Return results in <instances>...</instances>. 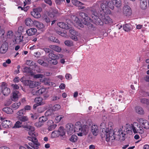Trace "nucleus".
Returning a JSON list of instances; mask_svg holds the SVG:
<instances>
[{"label": "nucleus", "mask_w": 149, "mask_h": 149, "mask_svg": "<svg viewBox=\"0 0 149 149\" xmlns=\"http://www.w3.org/2000/svg\"><path fill=\"white\" fill-rule=\"evenodd\" d=\"M99 7L97 5H94L91 8V11L92 14V19L88 16V15L83 12L79 13V16L83 18L82 22L85 25L88 26L89 28L91 29L93 25L91 24L93 22L96 24L102 25L103 23L109 24L112 22V19L109 16H105L104 12L102 10H98Z\"/></svg>", "instance_id": "obj_1"}, {"label": "nucleus", "mask_w": 149, "mask_h": 149, "mask_svg": "<svg viewBox=\"0 0 149 149\" xmlns=\"http://www.w3.org/2000/svg\"><path fill=\"white\" fill-rule=\"evenodd\" d=\"M66 130L68 134L71 135L74 132H79L77 133V135L79 136H82L86 135L88 131V127L87 125L81 126L80 122L76 123L74 127V125L72 124L68 123L66 125Z\"/></svg>", "instance_id": "obj_2"}, {"label": "nucleus", "mask_w": 149, "mask_h": 149, "mask_svg": "<svg viewBox=\"0 0 149 149\" xmlns=\"http://www.w3.org/2000/svg\"><path fill=\"white\" fill-rule=\"evenodd\" d=\"M104 132H105L106 141L107 142L110 140L114 139L116 138L123 140L126 134V132L123 130V127L120 129L116 128L113 130H109L107 128Z\"/></svg>", "instance_id": "obj_3"}, {"label": "nucleus", "mask_w": 149, "mask_h": 149, "mask_svg": "<svg viewBox=\"0 0 149 149\" xmlns=\"http://www.w3.org/2000/svg\"><path fill=\"white\" fill-rule=\"evenodd\" d=\"M114 5L112 2V0H108L107 1H102L100 5V8L103 12L107 14H111V12L109 9L112 10L114 9Z\"/></svg>", "instance_id": "obj_4"}, {"label": "nucleus", "mask_w": 149, "mask_h": 149, "mask_svg": "<svg viewBox=\"0 0 149 149\" xmlns=\"http://www.w3.org/2000/svg\"><path fill=\"white\" fill-rule=\"evenodd\" d=\"M28 145H25L26 147L28 149H38L40 144L38 142L37 139H35L33 142L29 143Z\"/></svg>", "instance_id": "obj_5"}, {"label": "nucleus", "mask_w": 149, "mask_h": 149, "mask_svg": "<svg viewBox=\"0 0 149 149\" xmlns=\"http://www.w3.org/2000/svg\"><path fill=\"white\" fill-rule=\"evenodd\" d=\"M24 83L25 85L29 86L31 88L36 87L40 84V83L39 82L32 81L29 80H25L24 81Z\"/></svg>", "instance_id": "obj_6"}, {"label": "nucleus", "mask_w": 149, "mask_h": 149, "mask_svg": "<svg viewBox=\"0 0 149 149\" xmlns=\"http://www.w3.org/2000/svg\"><path fill=\"white\" fill-rule=\"evenodd\" d=\"M42 10L41 8H38L33 9V11L31 12V14L34 18H40L41 15L40 12Z\"/></svg>", "instance_id": "obj_7"}, {"label": "nucleus", "mask_w": 149, "mask_h": 149, "mask_svg": "<svg viewBox=\"0 0 149 149\" xmlns=\"http://www.w3.org/2000/svg\"><path fill=\"white\" fill-rule=\"evenodd\" d=\"M34 25L39 30L42 32L45 31L46 28L44 24L42 23L37 21H34Z\"/></svg>", "instance_id": "obj_8"}, {"label": "nucleus", "mask_w": 149, "mask_h": 149, "mask_svg": "<svg viewBox=\"0 0 149 149\" xmlns=\"http://www.w3.org/2000/svg\"><path fill=\"white\" fill-rule=\"evenodd\" d=\"M1 87L3 94L4 95H8L10 93V88L6 87V83L2 82Z\"/></svg>", "instance_id": "obj_9"}, {"label": "nucleus", "mask_w": 149, "mask_h": 149, "mask_svg": "<svg viewBox=\"0 0 149 149\" xmlns=\"http://www.w3.org/2000/svg\"><path fill=\"white\" fill-rule=\"evenodd\" d=\"M71 20L72 21V22L74 23H75L76 24L77 27L78 26L81 28H83L84 25L80 22V21L78 19L76 16L72 15L71 16Z\"/></svg>", "instance_id": "obj_10"}, {"label": "nucleus", "mask_w": 149, "mask_h": 149, "mask_svg": "<svg viewBox=\"0 0 149 149\" xmlns=\"http://www.w3.org/2000/svg\"><path fill=\"white\" fill-rule=\"evenodd\" d=\"M26 130L29 131L28 134L29 135L31 136H35L36 133L35 131V128L31 126H27L24 127Z\"/></svg>", "instance_id": "obj_11"}, {"label": "nucleus", "mask_w": 149, "mask_h": 149, "mask_svg": "<svg viewBox=\"0 0 149 149\" xmlns=\"http://www.w3.org/2000/svg\"><path fill=\"white\" fill-rule=\"evenodd\" d=\"M134 125L137 126L136 127H135V129H134V133H139L142 134L144 132V130L143 128L140 127L139 125L136 122H134Z\"/></svg>", "instance_id": "obj_12"}, {"label": "nucleus", "mask_w": 149, "mask_h": 149, "mask_svg": "<svg viewBox=\"0 0 149 149\" xmlns=\"http://www.w3.org/2000/svg\"><path fill=\"white\" fill-rule=\"evenodd\" d=\"M123 12L124 14L126 16H130L132 13L131 8L128 6H125L123 7Z\"/></svg>", "instance_id": "obj_13"}, {"label": "nucleus", "mask_w": 149, "mask_h": 149, "mask_svg": "<svg viewBox=\"0 0 149 149\" xmlns=\"http://www.w3.org/2000/svg\"><path fill=\"white\" fill-rule=\"evenodd\" d=\"M139 123L141 126L144 128L148 129L149 128V122L147 120L143 118L139 120Z\"/></svg>", "instance_id": "obj_14"}, {"label": "nucleus", "mask_w": 149, "mask_h": 149, "mask_svg": "<svg viewBox=\"0 0 149 149\" xmlns=\"http://www.w3.org/2000/svg\"><path fill=\"white\" fill-rule=\"evenodd\" d=\"M70 33V38L73 40L75 41L78 40V38L77 36H79V33L74 30L71 29L69 30Z\"/></svg>", "instance_id": "obj_15"}, {"label": "nucleus", "mask_w": 149, "mask_h": 149, "mask_svg": "<svg viewBox=\"0 0 149 149\" xmlns=\"http://www.w3.org/2000/svg\"><path fill=\"white\" fill-rule=\"evenodd\" d=\"M2 126L4 128H9L13 127V124L10 120H5L2 122Z\"/></svg>", "instance_id": "obj_16"}, {"label": "nucleus", "mask_w": 149, "mask_h": 149, "mask_svg": "<svg viewBox=\"0 0 149 149\" xmlns=\"http://www.w3.org/2000/svg\"><path fill=\"white\" fill-rule=\"evenodd\" d=\"M20 94L17 91H15L12 93V96L11 97V100L13 101L17 100Z\"/></svg>", "instance_id": "obj_17"}, {"label": "nucleus", "mask_w": 149, "mask_h": 149, "mask_svg": "<svg viewBox=\"0 0 149 149\" xmlns=\"http://www.w3.org/2000/svg\"><path fill=\"white\" fill-rule=\"evenodd\" d=\"M8 45L6 43H3L0 48V52L2 54L6 53L8 50Z\"/></svg>", "instance_id": "obj_18"}, {"label": "nucleus", "mask_w": 149, "mask_h": 149, "mask_svg": "<svg viewBox=\"0 0 149 149\" xmlns=\"http://www.w3.org/2000/svg\"><path fill=\"white\" fill-rule=\"evenodd\" d=\"M91 131L93 134L95 136H97L99 133V129L97 125L93 124L91 126Z\"/></svg>", "instance_id": "obj_19"}, {"label": "nucleus", "mask_w": 149, "mask_h": 149, "mask_svg": "<svg viewBox=\"0 0 149 149\" xmlns=\"http://www.w3.org/2000/svg\"><path fill=\"white\" fill-rule=\"evenodd\" d=\"M139 7L142 9L144 10L147 7L146 0H139Z\"/></svg>", "instance_id": "obj_20"}, {"label": "nucleus", "mask_w": 149, "mask_h": 149, "mask_svg": "<svg viewBox=\"0 0 149 149\" xmlns=\"http://www.w3.org/2000/svg\"><path fill=\"white\" fill-rule=\"evenodd\" d=\"M63 56L62 54H58L57 55L52 52H51L49 54V58L48 59H58L60 58H62Z\"/></svg>", "instance_id": "obj_21"}, {"label": "nucleus", "mask_w": 149, "mask_h": 149, "mask_svg": "<svg viewBox=\"0 0 149 149\" xmlns=\"http://www.w3.org/2000/svg\"><path fill=\"white\" fill-rule=\"evenodd\" d=\"M46 89L42 87L36 92L33 91L32 93L33 95H38L44 93Z\"/></svg>", "instance_id": "obj_22"}, {"label": "nucleus", "mask_w": 149, "mask_h": 149, "mask_svg": "<svg viewBox=\"0 0 149 149\" xmlns=\"http://www.w3.org/2000/svg\"><path fill=\"white\" fill-rule=\"evenodd\" d=\"M37 31V29L35 28H31L26 31V33L29 36H31L35 34Z\"/></svg>", "instance_id": "obj_23"}, {"label": "nucleus", "mask_w": 149, "mask_h": 149, "mask_svg": "<svg viewBox=\"0 0 149 149\" xmlns=\"http://www.w3.org/2000/svg\"><path fill=\"white\" fill-rule=\"evenodd\" d=\"M34 102L38 105H43L45 104V102L43 101L42 98L40 97L36 98L34 99Z\"/></svg>", "instance_id": "obj_24"}, {"label": "nucleus", "mask_w": 149, "mask_h": 149, "mask_svg": "<svg viewBox=\"0 0 149 149\" xmlns=\"http://www.w3.org/2000/svg\"><path fill=\"white\" fill-rule=\"evenodd\" d=\"M135 128V127L132 124H126L125 126V129L127 132H132V130L134 132V130Z\"/></svg>", "instance_id": "obj_25"}, {"label": "nucleus", "mask_w": 149, "mask_h": 149, "mask_svg": "<svg viewBox=\"0 0 149 149\" xmlns=\"http://www.w3.org/2000/svg\"><path fill=\"white\" fill-rule=\"evenodd\" d=\"M46 35L47 37L48 38L49 40L50 41L56 43H59V40L57 38H56L54 37H53L52 36H51L49 37H48V36L49 35V33H47Z\"/></svg>", "instance_id": "obj_26"}, {"label": "nucleus", "mask_w": 149, "mask_h": 149, "mask_svg": "<svg viewBox=\"0 0 149 149\" xmlns=\"http://www.w3.org/2000/svg\"><path fill=\"white\" fill-rule=\"evenodd\" d=\"M57 25L60 28L66 29H68L69 28V25L63 22H59L58 23Z\"/></svg>", "instance_id": "obj_27"}, {"label": "nucleus", "mask_w": 149, "mask_h": 149, "mask_svg": "<svg viewBox=\"0 0 149 149\" xmlns=\"http://www.w3.org/2000/svg\"><path fill=\"white\" fill-rule=\"evenodd\" d=\"M25 24L27 26H31L33 24H34V21H33L30 18H28L25 20Z\"/></svg>", "instance_id": "obj_28"}, {"label": "nucleus", "mask_w": 149, "mask_h": 149, "mask_svg": "<svg viewBox=\"0 0 149 149\" xmlns=\"http://www.w3.org/2000/svg\"><path fill=\"white\" fill-rule=\"evenodd\" d=\"M21 104V103L20 102H16L11 105V107L14 110H15L17 109L19 107Z\"/></svg>", "instance_id": "obj_29"}, {"label": "nucleus", "mask_w": 149, "mask_h": 149, "mask_svg": "<svg viewBox=\"0 0 149 149\" xmlns=\"http://www.w3.org/2000/svg\"><path fill=\"white\" fill-rule=\"evenodd\" d=\"M49 47L53 50L58 52H60L61 51V48L57 46L51 45H50Z\"/></svg>", "instance_id": "obj_30"}, {"label": "nucleus", "mask_w": 149, "mask_h": 149, "mask_svg": "<svg viewBox=\"0 0 149 149\" xmlns=\"http://www.w3.org/2000/svg\"><path fill=\"white\" fill-rule=\"evenodd\" d=\"M135 110L137 113L140 114H143L144 113L142 108L140 107H135Z\"/></svg>", "instance_id": "obj_31"}, {"label": "nucleus", "mask_w": 149, "mask_h": 149, "mask_svg": "<svg viewBox=\"0 0 149 149\" xmlns=\"http://www.w3.org/2000/svg\"><path fill=\"white\" fill-rule=\"evenodd\" d=\"M25 113L26 112L25 111V110L23 109L19 110L17 113V118L23 116L24 115Z\"/></svg>", "instance_id": "obj_32"}, {"label": "nucleus", "mask_w": 149, "mask_h": 149, "mask_svg": "<svg viewBox=\"0 0 149 149\" xmlns=\"http://www.w3.org/2000/svg\"><path fill=\"white\" fill-rule=\"evenodd\" d=\"M3 111L7 114H12L13 113V111L12 109L10 107H5L3 109Z\"/></svg>", "instance_id": "obj_33"}, {"label": "nucleus", "mask_w": 149, "mask_h": 149, "mask_svg": "<svg viewBox=\"0 0 149 149\" xmlns=\"http://www.w3.org/2000/svg\"><path fill=\"white\" fill-rule=\"evenodd\" d=\"M23 38V36L21 35L17 36L15 39V42L16 43H20L22 41Z\"/></svg>", "instance_id": "obj_34"}, {"label": "nucleus", "mask_w": 149, "mask_h": 149, "mask_svg": "<svg viewBox=\"0 0 149 149\" xmlns=\"http://www.w3.org/2000/svg\"><path fill=\"white\" fill-rule=\"evenodd\" d=\"M18 119L21 122H25L28 120L29 118L26 116H22L19 118H18Z\"/></svg>", "instance_id": "obj_35"}, {"label": "nucleus", "mask_w": 149, "mask_h": 149, "mask_svg": "<svg viewBox=\"0 0 149 149\" xmlns=\"http://www.w3.org/2000/svg\"><path fill=\"white\" fill-rule=\"evenodd\" d=\"M58 131V134L59 135L63 136L65 134V131L63 129V127H60Z\"/></svg>", "instance_id": "obj_36"}, {"label": "nucleus", "mask_w": 149, "mask_h": 149, "mask_svg": "<svg viewBox=\"0 0 149 149\" xmlns=\"http://www.w3.org/2000/svg\"><path fill=\"white\" fill-rule=\"evenodd\" d=\"M58 13L57 10H54L52 12L49 14V16L50 17H56L57 15H58Z\"/></svg>", "instance_id": "obj_37"}, {"label": "nucleus", "mask_w": 149, "mask_h": 149, "mask_svg": "<svg viewBox=\"0 0 149 149\" xmlns=\"http://www.w3.org/2000/svg\"><path fill=\"white\" fill-rule=\"evenodd\" d=\"M77 140V137L75 135H72L69 139L70 141L72 142H75Z\"/></svg>", "instance_id": "obj_38"}, {"label": "nucleus", "mask_w": 149, "mask_h": 149, "mask_svg": "<svg viewBox=\"0 0 149 149\" xmlns=\"http://www.w3.org/2000/svg\"><path fill=\"white\" fill-rule=\"evenodd\" d=\"M57 59H48V63L50 64L53 65H56L58 63V62L57 61Z\"/></svg>", "instance_id": "obj_39"}, {"label": "nucleus", "mask_w": 149, "mask_h": 149, "mask_svg": "<svg viewBox=\"0 0 149 149\" xmlns=\"http://www.w3.org/2000/svg\"><path fill=\"white\" fill-rule=\"evenodd\" d=\"M123 29L126 31H128L131 29V25L130 24H126L123 26Z\"/></svg>", "instance_id": "obj_40"}, {"label": "nucleus", "mask_w": 149, "mask_h": 149, "mask_svg": "<svg viewBox=\"0 0 149 149\" xmlns=\"http://www.w3.org/2000/svg\"><path fill=\"white\" fill-rule=\"evenodd\" d=\"M22 124V122L21 121H17L15 124L14 126H13L12 127L13 128H19L21 127V125Z\"/></svg>", "instance_id": "obj_41"}, {"label": "nucleus", "mask_w": 149, "mask_h": 149, "mask_svg": "<svg viewBox=\"0 0 149 149\" xmlns=\"http://www.w3.org/2000/svg\"><path fill=\"white\" fill-rule=\"evenodd\" d=\"M48 118L46 116H42L39 118V121L43 124L44 122L46 121Z\"/></svg>", "instance_id": "obj_42"}, {"label": "nucleus", "mask_w": 149, "mask_h": 149, "mask_svg": "<svg viewBox=\"0 0 149 149\" xmlns=\"http://www.w3.org/2000/svg\"><path fill=\"white\" fill-rule=\"evenodd\" d=\"M64 118V116L62 115H58L56 116L55 118V121L56 123H58L61 119Z\"/></svg>", "instance_id": "obj_43"}, {"label": "nucleus", "mask_w": 149, "mask_h": 149, "mask_svg": "<svg viewBox=\"0 0 149 149\" xmlns=\"http://www.w3.org/2000/svg\"><path fill=\"white\" fill-rule=\"evenodd\" d=\"M61 108V106L59 104H56L52 107V109L54 111H57L59 110Z\"/></svg>", "instance_id": "obj_44"}, {"label": "nucleus", "mask_w": 149, "mask_h": 149, "mask_svg": "<svg viewBox=\"0 0 149 149\" xmlns=\"http://www.w3.org/2000/svg\"><path fill=\"white\" fill-rule=\"evenodd\" d=\"M100 127L102 130H104L105 131H106L107 129L106 123V122H103L100 125Z\"/></svg>", "instance_id": "obj_45"}, {"label": "nucleus", "mask_w": 149, "mask_h": 149, "mask_svg": "<svg viewBox=\"0 0 149 149\" xmlns=\"http://www.w3.org/2000/svg\"><path fill=\"white\" fill-rule=\"evenodd\" d=\"M59 136L58 132V131H53L51 134L52 137L53 138L58 137Z\"/></svg>", "instance_id": "obj_46"}, {"label": "nucleus", "mask_w": 149, "mask_h": 149, "mask_svg": "<svg viewBox=\"0 0 149 149\" xmlns=\"http://www.w3.org/2000/svg\"><path fill=\"white\" fill-rule=\"evenodd\" d=\"M53 114V112L52 110H47L45 113V115L46 116H49Z\"/></svg>", "instance_id": "obj_47"}, {"label": "nucleus", "mask_w": 149, "mask_h": 149, "mask_svg": "<svg viewBox=\"0 0 149 149\" xmlns=\"http://www.w3.org/2000/svg\"><path fill=\"white\" fill-rule=\"evenodd\" d=\"M84 4L83 3L80 1L78 5V6H77V7H78V8L79 10L84 9L85 8V7L84 6Z\"/></svg>", "instance_id": "obj_48"}, {"label": "nucleus", "mask_w": 149, "mask_h": 149, "mask_svg": "<svg viewBox=\"0 0 149 149\" xmlns=\"http://www.w3.org/2000/svg\"><path fill=\"white\" fill-rule=\"evenodd\" d=\"M56 126V124H53L49 126L47 129L49 131H51L54 130Z\"/></svg>", "instance_id": "obj_49"}, {"label": "nucleus", "mask_w": 149, "mask_h": 149, "mask_svg": "<svg viewBox=\"0 0 149 149\" xmlns=\"http://www.w3.org/2000/svg\"><path fill=\"white\" fill-rule=\"evenodd\" d=\"M64 43L66 45L68 46H71L73 45L72 42L70 40H66L65 41Z\"/></svg>", "instance_id": "obj_50"}, {"label": "nucleus", "mask_w": 149, "mask_h": 149, "mask_svg": "<svg viewBox=\"0 0 149 149\" xmlns=\"http://www.w3.org/2000/svg\"><path fill=\"white\" fill-rule=\"evenodd\" d=\"M38 62L40 65L46 66L47 65V63L44 62L42 60L39 59L38 61Z\"/></svg>", "instance_id": "obj_51"}, {"label": "nucleus", "mask_w": 149, "mask_h": 149, "mask_svg": "<svg viewBox=\"0 0 149 149\" xmlns=\"http://www.w3.org/2000/svg\"><path fill=\"white\" fill-rule=\"evenodd\" d=\"M66 32L65 31H64L63 32L61 31H57V33L60 36L63 37H65L66 36Z\"/></svg>", "instance_id": "obj_52"}, {"label": "nucleus", "mask_w": 149, "mask_h": 149, "mask_svg": "<svg viewBox=\"0 0 149 149\" xmlns=\"http://www.w3.org/2000/svg\"><path fill=\"white\" fill-rule=\"evenodd\" d=\"M31 118L33 119H37L38 117V114L37 113H31Z\"/></svg>", "instance_id": "obj_53"}, {"label": "nucleus", "mask_w": 149, "mask_h": 149, "mask_svg": "<svg viewBox=\"0 0 149 149\" xmlns=\"http://www.w3.org/2000/svg\"><path fill=\"white\" fill-rule=\"evenodd\" d=\"M141 102L143 103L148 104L149 103V100L146 98H143L141 100Z\"/></svg>", "instance_id": "obj_54"}, {"label": "nucleus", "mask_w": 149, "mask_h": 149, "mask_svg": "<svg viewBox=\"0 0 149 149\" xmlns=\"http://www.w3.org/2000/svg\"><path fill=\"white\" fill-rule=\"evenodd\" d=\"M55 2L58 5H60L61 4L65 2V0H55Z\"/></svg>", "instance_id": "obj_55"}, {"label": "nucleus", "mask_w": 149, "mask_h": 149, "mask_svg": "<svg viewBox=\"0 0 149 149\" xmlns=\"http://www.w3.org/2000/svg\"><path fill=\"white\" fill-rule=\"evenodd\" d=\"M65 78L67 80H69L72 79V76L69 73H67L65 74Z\"/></svg>", "instance_id": "obj_56"}, {"label": "nucleus", "mask_w": 149, "mask_h": 149, "mask_svg": "<svg viewBox=\"0 0 149 149\" xmlns=\"http://www.w3.org/2000/svg\"><path fill=\"white\" fill-rule=\"evenodd\" d=\"M44 76L43 74H38L36 75H34L33 76V77L35 78H42Z\"/></svg>", "instance_id": "obj_57"}, {"label": "nucleus", "mask_w": 149, "mask_h": 149, "mask_svg": "<svg viewBox=\"0 0 149 149\" xmlns=\"http://www.w3.org/2000/svg\"><path fill=\"white\" fill-rule=\"evenodd\" d=\"M43 124L41 123L39 121L38 122H36L35 124V125L37 127H40L43 125Z\"/></svg>", "instance_id": "obj_58"}, {"label": "nucleus", "mask_w": 149, "mask_h": 149, "mask_svg": "<svg viewBox=\"0 0 149 149\" xmlns=\"http://www.w3.org/2000/svg\"><path fill=\"white\" fill-rule=\"evenodd\" d=\"M27 139L29 140L32 141V142H33L34 141H35V139H37L35 136H28L27 137Z\"/></svg>", "instance_id": "obj_59"}, {"label": "nucleus", "mask_w": 149, "mask_h": 149, "mask_svg": "<svg viewBox=\"0 0 149 149\" xmlns=\"http://www.w3.org/2000/svg\"><path fill=\"white\" fill-rule=\"evenodd\" d=\"M31 106L28 105L25 106L24 108L23 109L25 110V111L26 112V111L30 110L31 109Z\"/></svg>", "instance_id": "obj_60"}, {"label": "nucleus", "mask_w": 149, "mask_h": 149, "mask_svg": "<svg viewBox=\"0 0 149 149\" xmlns=\"http://www.w3.org/2000/svg\"><path fill=\"white\" fill-rule=\"evenodd\" d=\"M79 2V1L76 0H73L72 1V2L73 4L77 7L78 5Z\"/></svg>", "instance_id": "obj_61"}, {"label": "nucleus", "mask_w": 149, "mask_h": 149, "mask_svg": "<svg viewBox=\"0 0 149 149\" xmlns=\"http://www.w3.org/2000/svg\"><path fill=\"white\" fill-rule=\"evenodd\" d=\"M63 77L62 75H59L56 76L55 77L56 80H57V79H59L61 80L63 79Z\"/></svg>", "instance_id": "obj_62"}, {"label": "nucleus", "mask_w": 149, "mask_h": 149, "mask_svg": "<svg viewBox=\"0 0 149 149\" xmlns=\"http://www.w3.org/2000/svg\"><path fill=\"white\" fill-rule=\"evenodd\" d=\"M39 47V46L37 45H34L31 47H30L29 48V49L31 50H33L34 49H36L37 48H38Z\"/></svg>", "instance_id": "obj_63"}, {"label": "nucleus", "mask_w": 149, "mask_h": 149, "mask_svg": "<svg viewBox=\"0 0 149 149\" xmlns=\"http://www.w3.org/2000/svg\"><path fill=\"white\" fill-rule=\"evenodd\" d=\"M43 19L47 23L49 22L50 20L49 18L47 17V16H44L43 17Z\"/></svg>", "instance_id": "obj_64"}]
</instances>
